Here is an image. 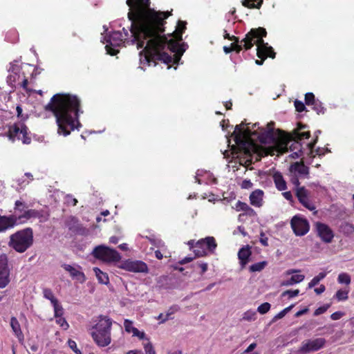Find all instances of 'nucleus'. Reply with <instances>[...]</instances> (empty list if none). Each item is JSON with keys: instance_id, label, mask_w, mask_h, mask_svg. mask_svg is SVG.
<instances>
[{"instance_id": "nucleus-1", "label": "nucleus", "mask_w": 354, "mask_h": 354, "mask_svg": "<svg viewBox=\"0 0 354 354\" xmlns=\"http://www.w3.org/2000/svg\"><path fill=\"white\" fill-rule=\"evenodd\" d=\"M136 6L137 21L132 22L133 39L132 44L138 41V48L145 46L140 52L141 64L150 65L151 62L156 65V61L165 64L172 62L173 57L166 50L176 53L180 56L186 50V44H179V40L167 39L165 32V19L171 13L169 12H156L149 8V0H140Z\"/></svg>"}, {"instance_id": "nucleus-2", "label": "nucleus", "mask_w": 354, "mask_h": 354, "mask_svg": "<svg viewBox=\"0 0 354 354\" xmlns=\"http://www.w3.org/2000/svg\"><path fill=\"white\" fill-rule=\"evenodd\" d=\"M250 124L242 122L240 124L236 125L232 133L239 150L247 156L257 153L259 149L253 136L257 137L261 143L273 145L275 150L281 153L286 152L288 149L293 151L301 149L300 142L295 138L285 135L284 132L280 130L275 133L273 122L268 124L267 129L258 127L257 130H254L259 124L254 123L252 127L249 126Z\"/></svg>"}, {"instance_id": "nucleus-3", "label": "nucleus", "mask_w": 354, "mask_h": 354, "mask_svg": "<svg viewBox=\"0 0 354 354\" xmlns=\"http://www.w3.org/2000/svg\"><path fill=\"white\" fill-rule=\"evenodd\" d=\"M80 107V100L76 95L57 93L45 106V110L51 111L55 115L58 133L66 136L80 126L78 120Z\"/></svg>"}, {"instance_id": "nucleus-4", "label": "nucleus", "mask_w": 354, "mask_h": 354, "mask_svg": "<svg viewBox=\"0 0 354 354\" xmlns=\"http://www.w3.org/2000/svg\"><path fill=\"white\" fill-rule=\"evenodd\" d=\"M138 3H141V1L138 0H127V4L130 8L129 12H128V18L129 21H131V39H127V37L128 36L129 33L125 28H123L122 30L124 31V35L120 32V31H113L112 32L108 37H106L104 39L106 40V45L105 46V48L106 50V52L108 54L111 55H116L119 50L118 49H115V47L120 46L124 42H126L127 44L133 45L132 44L131 40L133 39V35L132 32V22L137 21V15H136V6ZM134 44L138 45V41L135 42ZM142 47H140L141 48ZM142 48H145V46ZM137 48L139 49L138 46H137Z\"/></svg>"}, {"instance_id": "nucleus-5", "label": "nucleus", "mask_w": 354, "mask_h": 354, "mask_svg": "<svg viewBox=\"0 0 354 354\" xmlns=\"http://www.w3.org/2000/svg\"><path fill=\"white\" fill-rule=\"evenodd\" d=\"M113 320L107 316L100 315L97 324L93 327L95 330L91 335L95 344L104 347L111 342V330Z\"/></svg>"}, {"instance_id": "nucleus-6", "label": "nucleus", "mask_w": 354, "mask_h": 354, "mask_svg": "<svg viewBox=\"0 0 354 354\" xmlns=\"http://www.w3.org/2000/svg\"><path fill=\"white\" fill-rule=\"evenodd\" d=\"M8 246L19 253L26 252L33 244L32 228L26 227L10 236Z\"/></svg>"}, {"instance_id": "nucleus-7", "label": "nucleus", "mask_w": 354, "mask_h": 354, "mask_svg": "<svg viewBox=\"0 0 354 354\" xmlns=\"http://www.w3.org/2000/svg\"><path fill=\"white\" fill-rule=\"evenodd\" d=\"M266 30L263 28L252 29L245 35V38L241 41V44H239V41L238 43L234 41L231 44V46H232L233 50L237 53H239L243 48L245 50H249L256 44L257 39L263 38L266 37Z\"/></svg>"}, {"instance_id": "nucleus-8", "label": "nucleus", "mask_w": 354, "mask_h": 354, "mask_svg": "<svg viewBox=\"0 0 354 354\" xmlns=\"http://www.w3.org/2000/svg\"><path fill=\"white\" fill-rule=\"evenodd\" d=\"M92 254L95 258L106 262H118L121 259L120 254L115 250L104 245L95 247Z\"/></svg>"}, {"instance_id": "nucleus-9", "label": "nucleus", "mask_w": 354, "mask_h": 354, "mask_svg": "<svg viewBox=\"0 0 354 354\" xmlns=\"http://www.w3.org/2000/svg\"><path fill=\"white\" fill-rule=\"evenodd\" d=\"M217 247L216 240L213 236H207L205 239L198 240L195 243V249L194 252L196 257H204L206 256L207 252V250L210 252L213 253Z\"/></svg>"}, {"instance_id": "nucleus-10", "label": "nucleus", "mask_w": 354, "mask_h": 354, "mask_svg": "<svg viewBox=\"0 0 354 354\" xmlns=\"http://www.w3.org/2000/svg\"><path fill=\"white\" fill-rule=\"evenodd\" d=\"M28 129L22 123L15 124L9 129V137L12 140H21L24 144H29L31 139L28 136Z\"/></svg>"}, {"instance_id": "nucleus-11", "label": "nucleus", "mask_w": 354, "mask_h": 354, "mask_svg": "<svg viewBox=\"0 0 354 354\" xmlns=\"http://www.w3.org/2000/svg\"><path fill=\"white\" fill-rule=\"evenodd\" d=\"M256 44L257 45V55L261 59V60H256L255 62L257 65H262L263 60L268 57H270L272 58L275 57V53L274 52L273 48L271 46H268V44L264 42L263 38L257 39Z\"/></svg>"}, {"instance_id": "nucleus-12", "label": "nucleus", "mask_w": 354, "mask_h": 354, "mask_svg": "<svg viewBox=\"0 0 354 354\" xmlns=\"http://www.w3.org/2000/svg\"><path fill=\"white\" fill-rule=\"evenodd\" d=\"M291 227L294 233L297 236H304L306 234L309 230L310 225L308 221L299 216H295L290 221Z\"/></svg>"}, {"instance_id": "nucleus-13", "label": "nucleus", "mask_w": 354, "mask_h": 354, "mask_svg": "<svg viewBox=\"0 0 354 354\" xmlns=\"http://www.w3.org/2000/svg\"><path fill=\"white\" fill-rule=\"evenodd\" d=\"M120 268L133 272L147 273L149 268L147 265L142 261L126 260L122 263Z\"/></svg>"}, {"instance_id": "nucleus-14", "label": "nucleus", "mask_w": 354, "mask_h": 354, "mask_svg": "<svg viewBox=\"0 0 354 354\" xmlns=\"http://www.w3.org/2000/svg\"><path fill=\"white\" fill-rule=\"evenodd\" d=\"M326 339L324 338H317L313 340H306L302 342L299 352L306 354L310 352L317 351L324 346Z\"/></svg>"}, {"instance_id": "nucleus-15", "label": "nucleus", "mask_w": 354, "mask_h": 354, "mask_svg": "<svg viewBox=\"0 0 354 354\" xmlns=\"http://www.w3.org/2000/svg\"><path fill=\"white\" fill-rule=\"evenodd\" d=\"M317 236L326 243H330L334 238L333 230L326 224L321 222H317L315 225Z\"/></svg>"}, {"instance_id": "nucleus-16", "label": "nucleus", "mask_w": 354, "mask_h": 354, "mask_svg": "<svg viewBox=\"0 0 354 354\" xmlns=\"http://www.w3.org/2000/svg\"><path fill=\"white\" fill-rule=\"evenodd\" d=\"M10 270L8 267V257L6 254L0 255V288H5L10 282Z\"/></svg>"}, {"instance_id": "nucleus-17", "label": "nucleus", "mask_w": 354, "mask_h": 354, "mask_svg": "<svg viewBox=\"0 0 354 354\" xmlns=\"http://www.w3.org/2000/svg\"><path fill=\"white\" fill-rule=\"evenodd\" d=\"M296 196L299 201L308 209L312 211L315 209V205L310 202L309 199V191L304 187H298L296 189Z\"/></svg>"}, {"instance_id": "nucleus-18", "label": "nucleus", "mask_w": 354, "mask_h": 354, "mask_svg": "<svg viewBox=\"0 0 354 354\" xmlns=\"http://www.w3.org/2000/svg\"><path fill=\"white\" fill-rule=\"evenodd\" d=\"M19 224L17 214H10L9 216L0 215V232L13 228Z\"/></svg>"}, {"instance_id": "nucleus-19", "label": "nucleus", "mask_w": 354, "mask_h": 354, "mask_svg": "<svg viewBox=\"0 0 354 354\" xmlns=\"http://www.w3.org/2000/svg\"><path fill=\"white\" fill-rule=\"evenodd\" d=\"M62 267L70 274L73 279H76L80 283L85 282L86 278L84 272L80 270L81 267L80 266H73L68 264H63Z\"/></svg>"}, {"instance_id": "nucleus-20", "label": "nucleus", "mask_w": 354, "mask_h": 354, "mask_svg": "<svg viewBox=\"0 0 354 354\" xmlns=\"http://www.w3.org/2000/svg\"><path fill=\"white\" fill-rule=\"evenodd\" d=\"M40 211L27 208L25 212L23 214H17V217L19 224H21L26 222L28 220L32 218H40Z\"/></svg>"}, {"instance_id": "nucleus-21", "label": "nucleus", "mask_w": 354, "mask_h": 354, "mask_svg": "<svg viewBox=\"0 0 354 354\" xmlns=\"http://www.w3.org/2000/svg\"><path fill=\"white\" fill-rule=\"evenodd\" d=\"M251 254L252 252L249 245L244 246L239 250L238 252V257L242 269L244 268L246 264L249 262Z\"/></svg>"}, {"instance_id": "nucleus-22", "label": "nucleus", "mask_w": 354, "mask_h": 354, "mask_svg": "<svg viewBox=\"0 0 354 354\" xmlns=\"http://www.w3.org/2000/svg\"><path fill=\"white\" fill-rule=\"evenodd\" d=\"M290 171L301 176L307 177L309 174V169L303 162H296L292 164L290 167Z\"/></svg>"}, {"instance_id": "nucleus-23", "label": "nucleus", "mask_w": 354, "mask_h": 354, "mask_svg": "<svg viewBox=\"0 0 354 354\" xmlns=\"http://www.w3.org/2000/svg\"><path fill=\"white\" fill-rule=\"evenodd\" d=\"M263 192L261 189H256L250 196V201L252 205L260 207L263 205Z\"/></svg>"}, {"instance_id": "nucleus-24", "label": "nucleus", "mask_w": 354, "mask_h": 354, "mask_svg": "<svg viewBox=\"0 0 354 354\" xmlns=\"http://www.w3.org/2000/svg\"><path fill=\"white\" fill-rule=\"evenodd\" d=\"M65 225L70 231L75 233H80L82 230L78 220L74 216L68 217L65 221Z\"/></svg>"}, {"instance_id": "nucleus-25", "label": "nucleus", "mask_w": 354, "mask_h": 354, "mask_svg": "<svg viewBox=\"0 0 354 354\" xmlns=\"http://www.w3.org/2000/svg\"><path fill=\"white\" fill-rule=\"evenodd\" d=\"M10 326L19 341L24 339V335L21 330L20 324L17 319L15 317H12L10 319Z\"/></svg>"}, {"instance_id": "nucleus-26", "label": "nucleus", "mask_w": 354, "mask_h": 354, "mask_svg": "<svg viewBox=\"0 0 354 354\" xmlns=\"http://www.w3.org/2000/svg\"><path fill=\"white\" fill-rule=\"evenodd\" d=\"M186 29V22L179 21L176 30L169 37L171 39L182 41V34Z\"/></svg>"}, {"instance_id": "nucleus-27", "label": "nucleus", "mask_w": 354, "mask_h": 354, "mask_svg": "<svg viewBox=\"0 0 354 354\" xmlns=\"http://www.w3.org/2000/svg\"><path fill=\"white\" fill-rule=\"evenodd\" d=\"M236 209L237 211H243L245 213L250 216H253L256 214L255 211L250 207L247 203L238 201L236 204Z\"/></svg>"}, {"instance_id": "nucleus-28", "label": "nucleus", "mask_w": 354, "mask_h": 354, "mask_svg": "<svg viewBox=\"0 0 354 354\" xmlns=\"http://www.w3.org/2000/svg\"><path fill=\"white\" fill-rule=\"evenodd\" d=\"M305 278L304 274H295L292 275L289 279L285 280L281 282L282 286H290L295 283L301 282Z\"/></svg>"}, {"instance_id": "nucleus-29", "label": "nucleus", "mask_w": 354, "mask_h": 354, "mask_svg": "<svg viewBox=\"0 0 354 354\" xmlns=\"http://www.w3.org/2000/svg\"><path fill=\"white\" fill-rule=\"evenodd\" d=\"M273 178H274V181L276 187L277 188L278 190L283 191V190L286 189V188H287L286 183L284 180L283 176H281V174L275 173L274 174Z\"/></svg>"}, {"instance_id": "nucleus-30", "label": "nucleus", "mask_w": 354, "mask_h": 354, "mask_svg": "<svg viewBox=\"0 0 354 354\" xmlns=\"http://www.w3.org/2000/svg\"><path fill=\"white\" fill-rule=\"evenodd\" d=\"M93 271L97 278L99 283L102 284H108L109 282L108 274L106 272H102L98 268H94Z\"/></svg>"}, {"instance_id": "nucleus-31", "label": "nucleus", "mask_w": 354, "mask_h": 354, "mask_svg": "<svg viewBox=\"0 0 354 354\" xmlns=\"http://www.w3.org/2000/svg\"><path fill=\"white\" fill-rule=\"evenodd\" d=\"M339 232L346 236H349L354 233V225L344 222L339 226Z\"/></svg>"}, {"instance_id": "nucleus-32", "label": "nucleus", "mask_w": 354, "mask_h": 354, "mask_svg": "<svg viewBox=\"0 0 354 354\" xmlns=\"http://www.w3.org/2000/svg\"><path fill=\"white\" fill-rule=\"evenodd\" d=\"M263 0H243V5L249 8H260Z\"/></svg>"}, {"instance_id": "nucleus-33", "label": "nucleus", "mask_w": 354, "mask_h": 354, "mask_svg": "<svg viewBox=\"0 0 354 354\" xmlns=\"http://www.w3.org/2000/svg\"><path fill=\"white\" fill-rule=\"evenodd\" d=\"M27 205L25 203L21 201H17L15 203V214H21L25 212L27 209Z\"/></svg>"}, {"instance_id": "nucleus-34", "label": "nucleus", "mask_w": 354, "mask_h": 354, "mask_svg": "<svg viewBox=\"0 0 354 354\" xmlns=\"http://www.w3.org/2000/svg\"><path fill=\"white\" fill-rule=\"evenodd\" d=\"M267 261H261L251 265L249 270L251 272H260L267 266Z\"/></svg>"}, {"instance_id": "nucleus-35", "label": "nucleus", "mask_w": 354, "mask_h": 354, "mask_svg": "<svg viewBox=\"0 0 354 354\" xmlns=\"http://www.w3.org/2000/svg\"><path fill=\"white\" fill-rule=\"evenodd\" d=\"M326 276V272H320L317 276L315 277L308 285V288H312L317 285L321 280L324 279Z\"/></svg>"}, {"instance_id": "nucleus-36", "label": "nucleus", "mask_w": 354, "mask_h": 354, "mask_svg": "<svg viewBox=\"0 0 354 354\" xmlns=\"http://www.w3.org/2000/svg\"><path fill=\"white\" fill-rule=\"evenodd\" d=\"M43 295L44 297L50 300L52 304L58 301L57 299L55 297L52 290L49 288H44Z\"/></svg>"}, {"instance_id": "nucleus-37", "label": "nucleus", "mask_w": 354, "mask_h": 354, "mask_svg": "<svg viewBox=\"0 0 354 354\" xmlns=\"http://www.w3.org/2000/svg\"><path fill=\"white\" fill-rule=\"evenodd\" d=\"M294 305L292 304L290 306L284 308L283 310L280 311L279 313H277L273 318L272 322H275L278 319H280L283 318L288 312L290 311V310L293 308Z\"/></svg>"}, {"instance_id": "nucleus-38", "label": "nucleus", "mask_w": 354, "mask_h": 354, "mask_svg": "<svg viewBox=\"0 0 354 354\" xmlns=\"http://www.w3.org/2000/svg\"><path fill=\"white\" fill-rule=\"evenodd\" d=\"M337 281L339 283L348 285L351 283V277L348 274L342 272L338 275Z\"/></svg>"}, {"instance_id": "nucleus-39", "label": "nucleus", "mask_w": 354, "mask_h": 354, "mask_svg": "<svg viewBox=\"0 0 354 354\" xmlns=\"http://www.w3.org/2000/svg\"><path fill=\"white\" fill-rule=\"evenodd\" d=\"M52 305L53 306L54 308L55 317L57 318L62 317L64 309L59 301H57Z\"/></svg>"}, {"instance_id": "nucleus-40", "label": "nucleus", "mask_w": 354, "mask_h": 354, "mask_svg": "<svg viewBox=\"0 0 354 354\" xmlns=\"http://www.w3.org/2000/svg\"><path fill=\"white\" fill-rule=\"evenodd\" d=\"M19 73H10V75L7 77V82L10 86L14 87L15 84L19 80Z\"/></svg>"}, {"instance_id": "nucleus-41", "label": "nucleus", "mask_w": 354, "mask_h": 354, "mask_svg": "<svg viewBox=\"0 0 354 354\" xmlns=\"http://www.w3.org/2000/svg\"><path fill=\"white\" fill-rule=\"evenodd\" d=\"M178 310V308L176 306H174L171 307L165 314V317L160 322V324H163L166 321L171 319V315H173L175 312Z\"/></svg>"}, {"instance_id": "nucleus-42", "label": "nucleus", "mask_w": 354, "mask_h": 354, "mask_svg": "<svg viewBox=\"0 0 354 354\" xmlns=\"http://www.w3.org/2000/svg\"><path fill=\"white\" fill-rule=\"evenodd\" d=\"M256 312L252 310L246 311L243 316V319L251 322L256 319Z\"/></svg>"}, {"instance_id": "nucleus-43", "label": "nucleus", "mask_w": 354, "mask_h": 354, "mask_svg": "<svg viewBox=\"0 0 354 354\" xmlns=\"http://www.w3.org/2000/svg\"><path fill=\"white\" fill-rule=\"evenodd\" d=\"M313 109L318 114L324 113L325 109L322 106L321 102L317 100L313 105H311Z\"/></svg>"}, {"instance_id": "nucleus-44", "label": "nucleus", "mask_w": 354, "mask_h": 354, "mask_svg": "<svg viewBox=\"0 0 354 354\" xmlns=\"http://www.w3.org/2000/svg\"><path fill=\"white\" fill-rule=\"evenodd\" d=\"M310 136V133L309 131L299 133L298 131L295 133L294 138L299 142V140L304 139H308Z\"/></svg>"}, {"instance_id": "nucleus-45", "label": "nucleus", "mask_w": 354, "mask_h": 354, "mask_svg": "<svg viewBox=\"0 0 354 354\" xmlns=\"http://www.w3.org/2000/svg\"><path fill=\"white\" fill-rule=\"evenodd\" d=\"M270 307H271V305L269 303L265 302V303L261 304L258 307L257 311L260 314L263 315L269 311V310L270 309Z\"/></svg>"}, {"instance_id": "nucleus-46", "label": "nucleus", "mask_w": 354, "mask_h": 354, "mask_svg": "<svg viewBox=\"0 0 354 354\" xmlns=\"http://www.w3.org/2000/svg\"><path fill=\"white\" fill-rule=\"evenodd\" d=\"M315 95L313 93H307L305 95V103L308 106H311L316 101Z\"/></svg>"}, {"instance_id": "nucleus-47", "label": "nucleus", "mask_w": 354, "mask_h": 354, "mask_svg": "<svg viewBox=\"0 0 354 354\" xmlns=\"http://www.w3.org/2000/svg\"><path fill=\"white\" fill-rule=\"evenodd\" d=\"M335 297L338 301H344L348 299V292L345 290H339L336 294Z\"/></svg>"}, {"instance_id": "nucleus-48", "label": "nucleus", "mask_w": 354, "mask_h": 354, "mask_svg": "<svg viewBox=\"0 0 354 354\" xmlns=\"http://www.w3.org/2000/svg\"><path fill=\"white\" fill-rule=\"evenodd\" d=\"M299 290L298 289L294 290H288L284 291L281 294V296L282 297L288 296V298L290 299V298L297 296L299 295Z\"/></svg>"}, {"instance_id": "nucleus-49", "label": "nucleus", "mask_w": 354, "mask_h": 354, "mask_svg": "<svg viewBox=\"0 0 354 354\" xmlns=\"http://www.w3.org/2000/svg\"><path fill=\"white\" fill-rule=\"evenodd\" d=\"M8 72L10 73H19V72H20V67L17 64L16 61L10 63V68L8 69Z\"/></svg>"}, {"instance_id": "nucleus-50", "label": "nucleus", "mask_w": 354, "mask_h": 354, "mask_svg": "<svg viewBox=\"0 0 354 354\" xmlns=\"http://www.w3.org/2000/svg\"><path fill=\"white\" fill-rule=\"evenodd\" d=\"M56 322L64 329L67 330L69 327L68 324L66 321V319L61 317H57Z\"/></svg>"}, {"instance_id": "nucleus-51", "label": "nucleus", "mask_w": 354, "mask_h": 354, "mask_svg": "<svg viewBox=\"0 0 354 354\" xmlns=\"http://www.w3.org/2000/svg\"><path fill=\"white\" fill-rule=\"evenodd\" d=\"M296 111L298 112H302L306 109L305 104L299 100H296L294 102Z\"/></svg>"}, {"instance_id": "nucleus-52", "label": "nucleus", "mask_w": 354, "mask_h": 354, "mask_svg": "<svg viewBox=\"0 0 354 354\" xmlns=\"http://www.w3.org/2000/svg\"><path fill=\"white\" fill-rule=\"evenodd\" d=\"M68 344L69 347L76 353V354H82V352L80 349L77 348L76 342L72 339H69L68 341Z\"/></svg>"}, {"instance_id": "nucleus-53", "label": "nucleus", "mask_w": 354, "mask_h": 354, "mask_svg": "<svg viewBox=\"0 0 354 354\" xmlns=\"http://www.w3.org/2000/svg\"><path fill=\"white\" fill-rule=\"evenodd\" d=\"M144 348L146 354H156V351L151 342H148L147 344H145Z\"/></svg>"}, {"instance_id": "nucleus-54", "label": "nucleus", "mask_w": 354, "mask_h": 354, "mask_svg": "<svg viewBox=\"0 0 354 354\" xmlns=\"http://www.w3.org/2000/svg\"><path fill=\"white\" fill-rule=\"evenodd\" d=\"M328 307H329L328 305H325V306L319 307L318 308H317L315 310L314 315L317 316V315L324 313L328 310Z\"/></svg>"}, {"instance_id": "nucleus-55", "label": "nucleus", "mask_w": 354, "mask_h": 354, "mask_svg": "<svg viewBox=\"0 0 354 354\" xmlns=\"http://www.w3.org/2000/svg\"><path fill=\"white\" fill-rule=\"evenodd\" d=\"M259 241L263 246L268 245V237L266 236V234L263 231L261 232V233H260Z\"/></svg>"}, {"instance_id": "nucleus-56", "label": "nucleus", "mask_w": 354, "mask_h": 354, "mask_svg": "<svg viewBox=\"0 0 354 354\" xmlns=\"http://www.w3.org/2000/svg\"><path fill=\"white\" fill-rule=\"evenodd\" d=\"M124 326L125 330L127 333H131V328H134L133 326V322L129 319H124Z\"/></svg>"}, {"instance_id": "nucleus-57", "label": "nucleus", "mask_w": 354, "mask_h": 354, "mask_svg": "<svg viewBox=\"0 0 354 354\" xmlns=\"http://www.w3.org/2000/svg\"><path fill=\"white\" fill-rule=\"evenodd\" d=\"M253 186L252 183L250 181V180H243L241 183V187L243 189H250Z\"/></svg>"}, {"instance_id": "nucleus-58", "label": "nucleus", "mask_w": 354, "mask_h": 354, "mask_svg": "<svg viewBox=\"0 0 354 354\" xmlns=\"http://www.w3.org/2000/svg\"><path fill=\"white\" fill-rule=\"evenodd\" d=\"M343 315H344V313H343L342 312L337 311V312L333 313L330 315V318H331V319H333V320H338V319H340Z\"/></svg>"}, {"instance_id": "nucleus-59", "label": "nucleus", "mask_w": 354, "mask_h": 354, "mask_svg": "<svg viewBox=\"0 0 354 354\" xmlns=\"http://www.w3.org/2000/svg\"><path fill=\"white\" fill-rule=\"evenodd\" d=\"M66 202L69 205H72L73 206H75L77 203V200L75 198H73L71 196L68 195L66 196Z\"/></svg>"}, {"instance_id": "nucleus-60", "label": "nucleus", "mask_w": 354, "mask_h": 354, "mask_svg": "<svg viewBox=\"0 0 354 354\" xmlns=\"http://www.w3.org/2000/svg\"><path fill=\"white\" fill-rule=\"evenodd\" d=\"M197 266L201 269V274L205 273L207 270V263L205 262H198Z\"/></svg>"}, {"instance_id": "nucleus-61", "label": "nucleus", "mask_w": 354, "mask_h": 354, "mask_svg": "<svg viewBox=\"0 0 354 354\" xmlns=\"http://www.w3.org/2000/svg\"><path fill=\"white\" fill-rule=\"evenodd\" d=\"M224 38L228 39L235 41L236 43H238L239 41V39L238 37H236L235 36H230V34H228L226 30H225Z\"/></svg>"}, {"instance_id": "nucleus-62", "label": "nucleus", "mask_w": 354, "mask_h": 354, "mask_svg": "<svg viewBox=\"0 0 354 354\" xmlns=\"http://www.w3.org/2000/svg\"><path fill=\"white\" fill-rule=\"evenodd\" d=\"M302 155L301 149H299L298 151H294L290 155L292 158H298Z\"/></svg>"}, {"instance_id": "nucleus-63", "label": "nucleus", "mask_w": 354, "mask_h": 354, "mask_svg": "<svg viewBox=\"0 0 354 354\" xmlns=\"http://www.w3.org/2000/svg\"><path fill=\"white\" fill-rule=\"evenodd\" d=\"M257 347L256 343H252L248 346V347L245 350V353H251L255 348Z\"/></svg>"}, {"instance_id": "nucleus-64", "label": "nucleus", "mask_w": 354, "mask_h": 354, "mask_svg": "<svg viewBox=\"0 0 354 354\" xmlns=\"http://www.w3.org/2000/svg\"><path fill=\"white\" fill-rule=\"evenodd\" d=\"M282 194L286 200L290 201H292V194L290 192H283Z\"/></svg>"}]
</instances>
